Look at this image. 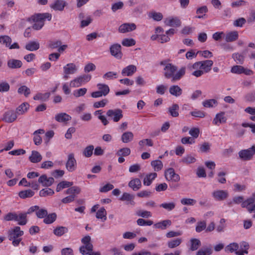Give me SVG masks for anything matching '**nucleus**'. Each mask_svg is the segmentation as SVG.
<instances>
[{
	"label": "nucleus",
	"instance_id": "24",
	"mask_svg": "<svg viewBox=\"0 0 255 255\" xmlns=\"http://www.w3.org/2000/svg\"><path fill=\"white\" fill-rule=\"evenodd\" d=\"M55 120L60 123H65L71 120V117L65 113H59L55 116Z\"/></svg>",
	"mask_w": 255,
	"mask_h": 255
},
{
	"label": "nucleus",
	"instance_id": "44",
	"mask_svg": "<svg viewBox=\"0 0 255 255\" xmlns=\"http://www.w3.org/2000/svg\"><path fill=\"white\" fill-rule=\"evenodd\" d=\"M190 243V249L192 251L197 250L201 245L200 241L197 239H191Z\"/></svg>",
	"mask_w": 255,
	"mask_h": 255
},
{
	"label": "nucleus",
	"instance_id": "31",
	"mask_svg": "<svg viewBox=\"0 0 255 255\" xmlns=\"http://www.w3.org/2000/svg\"><path fill=\"white\" fill-rule=\"evenodd\" d=\"M239 37L238 32L236 31H231L226 33L225 40L227 42H232L236 40Z\"/></svg>",
	"mask_w": 255,
	"mask_h": 255
},
{
	"label": "nucleus",
	"instance_id": "13",
	"mask_svg": "<svg viewBox=\"0 0 255 255\" xmlns=\"http://www.w3.org/2000/svg\"><path fill=\"white\" fill-rule=\"evenodd\" d=\"M17 118V114L13 110H10L4 113L2 120L6 123H11Z\"/></svg>",
	"mask_w": 255,
	"mask_h": 255
},
{
	"label": "nucleus",
	"instance_id": "39",
	"mask_svg": "<svg viewBox=\"0 0 255 255\" xmlns=\"http://www.w3.org/2000/svg\"><path fill=\"white\" fill-rule=\"evenodd\" d=\"M99 91L101 92L104 96H106L110 92L109 86L105 84H98L97 85Z\"/></svg>",
	"mask_w": 255,
	"mask_h": 255
},
{
	"label": "nucleus",
	"instance_id": "7",
	"mask_svg": "<svg viewBox=\"0 0 255 255\" xmlns=\"http://www.w3.org/2000/svg\"><path fill=\"white\" fill-rule=\"evenodd\" d=\"M91 79V75H83L71 81L70 86L72 87H78L81 86L82 84L89 81Z\"/></svg>",
	"mask_w": 255,
	"mask_h": 255
},
{
	"label": "nucleus",
	"instance_id": "32",
	"mask_svg": "<svg viewBox=\"0 0 255 255\" xmlns=\"http://www.w3.org/2000/svg\"><path fill=\"white\" fill-rule=\"evenodd\" d=\"M171 222L169 220H163L161 222L157 223L154 225V227L156 229H161L162 230L165 229L167 226H170Z\"/></svg>",
	"mask_w": 255,
	"mask_h": 255
},
{
	"label": "nucleus",
	"instance_id": "12",
	"mask_svg": "<svg viewBox=\"0 0 255 255\" xmlns=\"http://www.w3.org/2000/svg\"><path fill=\"white\" fill-rule=\"evenodd\" d=\"M121 48V46L119 44L116 43L112 45L110 48L111 55L117 59H121L123 55Z\"/></svg>",
	"mask_w": 255,
	"mask_h": 255
},
{
	"label": "nucleus",
	"instance_id": "8",
	"mask_svg": "<svg viewBox=\"0 0 255 255\" xmlns=\"http://www.w3.org/2000/svg\"><path fill=\"white\" fill-rule=\"evenodd\" d=\"M255 193H253L251 197L245 200L244 202L242 204V207L247 209V211L252 213L255 212Z\"/></svg>",
	"mask_w": 255,
	"mask_h": 255
},
{
	"label": "nucleus",
	"instance_id": "15",
	"mask_svg": "<svg viewBox=\"0 0 255 255\" xmlns=\"http://www.w3.org/2000/svg\"><path fill=\"white\" fill-rule=\"evenodd\" d=\"M136 28V25L133 23H125L120 26L119 31L121 33H126L132 31Z\"/></svg>",
	"mask_w": 255,
	"mask_h": 255
},
{
	"label": "nucleus",
	"instance_id": "57",
	"mask_svg": "<svg viewBox=\"0 0 255 255\" xmlns=\"http://www.w3.org/2000/svg\"><path fill=\"white\" fill-rule=\"evenodd\" d=\"M47 210L44 209L39 208L36 212L37 217L40 219L45 218L47 215Z\"/></svg>",
	"mask_w": 255,
	"mask_h": 255
},
{
	"label": "nucleus",
	"instance_id": "11",
	"mask_svg": "<svg viewBox=\"0 0 255 255\" xmlns=\"http://www.w3.org/2000/svg\"><path fill=\"white\" fill-rule=\"evenodd\" d=\"M77 162L73 153L68 156V160L66 163V168L69 172H73L76 169Z\"/></svg>",
	"mask_w": 255,
	"mask_h": 255
},
{
	"label": "nucleus",
	"instance_id": "34",
	"mask_svg": "<svg viewBox=\"0 0 255 255\" xmlns=\"http://www.w3.org/2000/svg\"><path fill=\"white\" fill-rule=\"evenodd\" d=\"M68 231V228L65 227L59 226L56 227L53 230V233L55 235L60 237Z\"/></svg>",
	"mask_w": 255,
	"mask_h": 255
},
{
	"label": "nucleus",
	"instance_id": "23",
	"mask_svg": "<svg viewBox=\"0 0 255 255\" xmlns=\"http://www.w3.org/2000/svg\"><path fill=\"white\" fill-rule=\"evenodd\" d=\"M226 121L227 118L225 116V113L221 112L216 115L215 118L213 121V123L214 124L219 126L220 124L226 123Z\"/></svg>",
	"mask_w": 255,
	"mask_h": 255
},
{
	"label": "nucleus",
	"instance_id": "46",
	"mask_svg": "<svg viewBox=\"0 0 255 255\" xmlns=\"http://www.w3.org/2000/svg\"><path fill=\"white\" fill-rule=\"evenodd\" d=\"M151 165L155 171H160L163 167V163L161 161L159 160H155L151 161Z\"/></svg>",
	"mask_w": 255,
	"mask_h": 255
},
{
	"label": "nucleus",
	"instance_id": "28",
	"mask_svg": "<svg viewBox=\"0 0 255 255\" xmlns=\"http://www.w3.org/2000/svg\"><path fill=\"white\" fill-rule=\"evenodd\" d=\"M157 177V173L155 172L150 173L146 175L144 177L143 183L144 185L149 186L152 181Z\"/></svg>",
	"mask_w": 255,
	"mask_h": 255
},
{
	"label": "nucleus",
	"instance_id": "52",
	"mask_svg": "<svg viewBox=\"0 0 255 255\" xmlns=\"http://www.w3.org/2000/svg\"><path fill=\"white\" fill-rule=\"evenodd\" d=\"M130 153V149L128 147H125L120 149L117 152L118 156H127Z\"/></svg>",
	"mask_w": 255,
	"mask_h": 255
},
{
	"label": "nucleus",
	"instance_id": "1",
	"mask_svg": "<svg viewBox=\"0 0 255 255\" xmlns=\"http://www.w3.org/2000/svg\"><path fill=\"white\" fill-rule=\"evenodd\" d=\"M177 69V67L172 63L166 65L164 68V77L167 79H171L172 82L180 80L185 74L186 68L185 67H182L175 74Z\"/></svg>",
	"mask_w": 255,
	"mask_h": 255
},
{
	"label": "nucleus",
	"instance_id": "3",
	"mask_svg": "<svg viewBox=\"0 0 255 255\" xmlns=\"http://www.w3.org/2000/svg\"><path fill=\"white\" fill-rule=\"evenodd\" d=\"M213 64V62L210 60L198 61L192 65H188L187 68L190 71L193 69H202L205 73L209 72Z\"/></svg>",
	"mask_w": 255,
	"mask_h": 255
},
{
	"label": "nucleus",
	"instance_id": "20",
	"mask_svg": "<svg viewBox=\"0 0 255 255\" xmlns=\"http://www.w3.org/2000/svg\"><path fill=\"white\" fill-rule=\"evenodd\" d=\"M136 71V67L133 65H130L124 68L122 71V74L124 76H131Z\"/></svg>",
	"mask_w": 255,
	"mask_h": 255
},
{
	"label": "nucleus",
	"instance_id": "17",
	"mask_svg": "<svg viewBox=\"0 0 255 255\" xmlns=\"http://www.w3.org/2000/svg\"><path fill=\"white\" fill-rule=\"evenodd\" d=\"M23 231L20 230V228L16 226L11 231L9 232L8 239L12 240L13 238H18L23 235Z\"/></svg>",
	"mask_w": 255,
	"mask_h": 255
},
{
	"label": "nucleus",
	"instance_id": "51",
	"mask_svg": "<svg viewBox=\"0 0 255 255\" xmlns=\"http://www.w3.org/2000/svg\"><path fill=\"white\" fill-rule=\"evenodd\" d=\"M122 44L123 46L129 47L135 44V41L132 38H125L123 40Z\"/></svg>",
	"mask_w": 255,
	"mask_h": 255
},
{
	"label": "nucleus",
	"instance_id": "35",
	"mask_svg": "<svg viewBox=\"0 0 255 255\" xmlns=\"http://www.w3.org/2000/svg\"><path fill=\"white\" fill-rule=\"evenodd\" d=\"M34 195V192L30 189L21 191L18 193L19 197L22 199L31 197Z\"/></svg>",
	"mask_w": 255,
	"mask_h": 255
},
{
	"label": "nucleus",
	"instance_id": "16",
	"mask_svg": "<svg viewBox=\"0 0 255 255\" xmlns=\"http://www.w3.org/2000/svg\"><path fill=\"white\" fill-rule=\"evenodd\" d=\"M54 182L53 177H47L45 174L42 175L38 179V182L41 183L43 186L49 187L52 185Z\"/></svg>",
	"mask_w": 255,
	"mask_h": 255
},
{
	"label": "nucleus",
	"instance_id": "63",
	"mask_svg": "<svg viewBox=\"0 0 255 255\" xmlns=\"http://www.w3.org/2000/svg\"><path fill=\"white\" fill-rule=\"evenodd\" d=\"M191 116L197 117V118H204L205 117L206 114L203 111H199L195 110L194 111H192L190 113Z\"/></svg>",
	"mask_w": 255,
	"mask_h": 255
},
{
	"label": "nucleus",
	"instance_id": "36",
	"mask_svg": "<svg viewBox=\"0 0 255 255\" xmlns=\"http://www.w3.org/2000/svg\"><path fill=\"white\" fill-rule=\"evenodd\" d=\"M39 48V43L36 41H30L25 45V49L29 51H34Z\"/></svg>",
	"mask_w": 255,
	"mask_h": 255
},
{
	"label": "nucleus",
	"instance_id": "43",
	"mask_svg": "<svg viewBox=\"0 0 255 255\" xmlns=\"http://www.w3.org/2000/svg\"><path fill=\"white\" fill-rule=\"evenodd\" d=\"M94 146L93 145H89L86 146L83 151V154L86 157H91L93 153Z\"/></svg>",
	"mask_w": 255,
	"mask_h": 255
},
{
	"label": "nucleus",
	"instance_id": "27",
	"mask_svg": "<svg viewBox=\"0 0 255 255\" xmlns=\"http://www.w3.org/2000/svg\"><path fill=\"white\" fill-rule=\"evenodd\" d=\"M42 157L39 152L32 150L31 154L29 157V159L32 163H38L42 160Z\"/></svg>",
	"mask_w": 255,
	"mask_h": 255
},
{
	"label": "nucleus",
	"instance_id": "38",
	"mask_svg": "<svg viewBox=\"0 0 255 255\" xmlns=\"http://www.w3.org/2000/svg\"><path fill=\"white\" fill-rule=\"evenodd\" d=\"M57 215L56 213H53L47 215L44 218L43 222L46 224H50L53 223L56 219Z\"/></svg>",
	"mask_w": 255,
	"mask_h": 255
},
{
	"label": "nucleus",
	"instance_id": "19",
	"mask_svg": "<svg viewBox=\"0 0 255 255\" xmlns=\"http://www.w3.org/2000/svg\"><path fill=\"white\" fill-rule=\"evenodd\" d=\"M7 65L9 69H18L22 67V63L19 60L10 59L7 61Z\"/></svg>",
	"mask_w": 255,
	"mask_h": 255
},
{
	"label": "nucleus",
	"instance_id": "56",
	"mask_svg": "<svg viewBox=\"0 0 255 255\" xmlns=\"http://www.w3.org/2000/svg\"><path fill=\"white\" fill-rule=\"evenodd\" d=\"M160 207H162L165 209L170 211L174 209L175 207V204L173 202L164 203L160 205Z\"/></svg>",
	"mask_w": 255,
	"mask_h": 255
},
{
	"label": "nucleus",
	"instance_id": "41",
	"mask_svg": "<svg viewBox=\"0 0 255 255\" xmlns=\"http://www.w3.org/2000/svg\"><path fill=\"white\" fill-rule=\"evenodd\" d=\"M134 196L128 193L125 192L123 193L122 196L120 198L121 200L129 201V203L132 205H134V202L133 201Z\"/></svg>",
	"mask_w": 255,
	"mask_h": 255
},
{
	"label": "nucleus",
	"instance_id": "64",
	"mask_svg": "<svg viewBox=\"0 0 255 255\" xmlns=\"http://www.w3.org/2000/svg\"><path fill=\"white\" fill-rule=\"evenodd\" d=\"M10 86L8 83L3 82L0 83V92H6L9 90Z\"/></svg>",
	"mask_w": 255,
	"mask_h": 255
},
{
	"label": "nucleus",
	"instance_id": "62",
	"mask_svg": "<svg viewBox=\"0 0 255 255\" xmlns=\"http://www.w3.org/2000/svg\"><path fill=\"white\" fill-rule=\"evenodd\" d=\"M181 203L185 205H193L196 203V201L193 199L185 198L181 200Z\"/></svg>",
	"mask_w": 255,
	"mask_h": 255
},
{
	"label": "nucleus",
	"instance_id": "2",
	"mask_svg": "<svg viewBox=\"0 0 255 255\" xmlns=\"http://www.w3.org/2000/svg\"><path fill=\"white\" fill-rule=\"evenodd\" d=\"M52 15L49 13H36L28 18V21L34 22L32 28L35 30L40 29L44 24V21L47 19H51Z\"/></svg>",
	"mask_w": 255,
	"mask_h": 255
},
{
	"label": "nucleus",
	"instance_id": "54",
	"mask_svg": "<svg viewBox=\"0 0 255 255\" xmlns=\"http://www.w3.org/2000/svg\"><path fill=\"white\" fill-rule=\"evenodd\" d=\"M4 220L6 221H16L17 220V214L13 212H9L4 216Z\"/></svg>",
	"mask_w": 255,
	"mask_h": 255
},
{
	"label": "nucleus",
	"instance_id": "22",
	"mask_svg": "<svg viewBox=\"0 0 255 255\" xmlns=\"http://www.w3.org/2000/svg\"><path fill=\"white\" fill-rule=\"evenodd\" d=\"M29 108V105L28 103L24 102L19 105L15 110V112L17 116L24 114L27 112Z\"/></svg>",
	"mask_w": 255,
	"mask_h": 255
},
{
	"label": "nucleus",
	"instance_id": "53",
	"mask_svg": "<svg viewBox=\"0 0 255 255\" xmlns=\"http://www.w3.org/2000/svg\"><path fill=\"white\" fill-rule=\"evenodd\" d=\"M17 92L20 94H24L25 97H27L30 93V90L26 86H22L18 89Z\"/></svg>",
	"mask_w": 255,
	"mask_h": 255
},
{
	"label": "nucleus",
	"instance_id": "21",
	"mask_svg": "<svg viewBox=\"0 0 255 255\" xmlns=\"http://www.w3.org/2000/svg\"><path fill=\"white\" fill-rule=\"evenodd\" d=\"M166 25L170 26L179 27L181 25V22L178 17H169L165 20Z\"/></svg>",
	"mask_w": 255,
	"mask_h": 255
},
{
	"label": "nucleus",
	"instance_id": "42",
	"mask_svg": "<svg viewBox=\"0 0 255 255\" xmlns=\"http://www.w3.org/2000/svg\"><path fill=\"white\" fill-rule=\"evenodd\" d=\"M50 95V93L49 92H47L44 94L38 93L33 97V99L34 100H41L42 101H46L48 99Z\"/></svg>",
	"mask_w": 255,
	"mask_h": 255
},
{
	"label": "nucleus",
	"instance_id": "26",
	"mask_svg": "<svg viewBox=\"0 0 255 255\" xmlns=\"http://www.w3.org/2000/svg\"><path fill=\"white\" fill-rule=\"evenodd\" d=\"M248 52V49L245 50L243 53H234L232 55V58L234 59L235 61L237 62V63L242 64L244 63L245 59V55L246 54V53Z\"/></svg>",
	"mask_w": 255,
	"mask_h": 255
},
{
	"label": "nucleus",
	"instance_id": "18",
	"mask_svg": "<svg viewBox=\"0 0 255 255\" xmlns=\"http://www.w3.org/2000/svg\"><path fill=\"white\" fill-rule=\"evenodd\" d=\"M66 5V2L64 0H56L54 2L50 5V7L55 10L62 11Z\"/></svg>",
	"mask_w": 255,
	"mask_h": 255
},
{
	"label": "nucleus",
	"instance_id": "60",
	"mask_svg": "<svg viewBox=\"0 0 255 255\" xmlns=\"http://www.w3.org/2000/svg\"><path fill=\"white\" fill-rule=\"evenodd\" d=\"M217 102L215 99H210L205 100L202 103L204 107L206 108H212L213 107L214 104H216Z\"/></svg>",
	"mask_w": 255,
	"mask_h": 255
},
{
	"label": "nucleus",
	"instance_id": "30",
	"mask_svg": "<svg viewBox=\"0 0 255 255\" xmlns=\"http://www.w3.org/2000/svg\"><path fill=\"white\" fill-rule=\"evenodd\" d=\"M27 215L26 214L24 213H19L18 214H17V221L18 223V225L20 226H23L26 224L27 223Z\"/></svg>",
	"mask_w": 255,
	"mask_h": 255
},
{
	"label": "nucleus",
	"instance_id": "25",
	"mask_svg": "<svg viewBox=\"0 0 255 255\" xmlns=\"http://www.w3.org/2000/svg\"><path fill=\"white\" fill-rule=\"evenodd\" d=\"M128 186L134 191L139 190L141 187V182L139 179L134 178L131 179L128 183Z\"/></svg>",
	"mask_w": 255,
	"mask_h": 255
},
{
	"label": "nucleus",
	"instance_id": "47",
	"mask_svg": "<svg viewBox=\"0 0 255 255\" xmlns=\"http://www.w3.org/2000/svg\"><path fill=\"white\" fill-rule=\"evenodd\" d=\"M11 42V38L7 35H1L0 36V43L5 45L6 47H9Z\"/></svg>",
	"mask_w": 255,
	"mask_h": 255
},
{
	"label": "nucleus",
	"instance_id": "59",
	"mask_svg": "<svg viewBox=\"0 0 255 255\" xmlns=\"http://www.w3.org/2000/svg\"><path fill=\"white\" fill-rule=\"evenodd\" d=\"M211 144L208 142H205L200 145V150L202 152H208L210 149Z\"/></svg>",
	"mask_w": 255,
	"mask_h": 255
},
{
	"label": "nucleus",
	"instance_id": "5",
	"mask_svg": "<svg viewBox=\"0 0 255 255\" xmlns=\"http://www.w3.org/2000/svg\"><path fill=\"white\" fill-rule=\"evenodd\" d=\"M106 114L109 118V120H112L116 123L120 121L123 117V111L120 109L109 110L107 112Z\"/></svg>",
	"mask_w": 255,
	"mask_h": 255
},
{
	"label": "nucleus",
	"instance_id": "48",
	"mask_svg": "<svg viewBox=\"0 0 255 255\" xmlns=\"http://www.w3.org/2000/svg\"><path fill=\"white\" fill-rule=\"evenodd\" d=\"M54 194V191L51 188H44L39 191V196L40 197H46L51 196Z\"/></svg>",
	"mask_w": 255,
	"mask_h": 255
},
{
	"label": "nucleus",
	"instance_id": "33",
	"mask_svg": "<svg viewBox=\"0 0 255 255\" xmlns=\"http://www.w3.org/2000/svg\"><path fill=\"white\" fill-rule=\"evenodd\" d=\"M133 134L131 131L124 132L121 136V139L124 143H128L132 140Z\"/></svg>",
	"mask_w": 255,
	"mask_h": 255
},
{
	"label": "nucleus",
	"instance_id": "55",
	"mask_svg": "<svg viewBox=\"0 0 255 255\" xmlns=\"http://www.w3.org/2000/svg\"><path fill=\"white\" fill-rule=\"evenodd\" d=\"M244 67L240 65H235L232 67L231 72L233 73L241 74L243 73Z\"/></svg>",
	"mask_w": 255,
	"mask_h": 255
},
{
	"label": "nucleus",
	"instance_id": "6",
	"mask_svg": "<svg viewBox=\"0 0 255 255\" xmlns=\"http://www.w3.org/2000/svg\"><path fill=\"white\" fill-rule=\"evenodd\" d=\"M255 154V145L247 149H242L239 152V156L243 160L248 161L252 159Z\"/></svg>",
	"mask_w": 255,
	"mask_h": 255
},
{
	"label": "nucleus",
	"instance_id": "9",
	"mask_svg": "<svg viewBox=\"0 0 255 255\" xmlns=\"http://www.w3.org/2000/svg\"><path fill=\"white\" fill-rule=\"evenodd\" d=\"M77 71V68L76 65L73 63L67 64L63 67L64 76L63 78L67 79L69 78V75L73 74Z\"/></svg>",
	"mask_w": 255,
	"mask_h": 255
},
{
	"label": "nucleus",
	"instance_id": "4",
	"mask_svg": "<svg viewBox=\"0 0 255 255\" xmlns=\"http://www.w3.org/2000/svg\"><path fill=\"white\" fill-rule=\"evenodd\" d=\"M83 246L79 249L80 253L83 255H88L89 253L92 252L93 249V246L91 243V237L89 236H85L81 240Z\"/></svg>",
	"mask_w": 255,
	"mask_h": 255
},
{
	"label": "nucleus",
	"instance_id": "49",
	"mask_svg": "<svg viewBox=\"0 0 255 255\" xmlns=\"http://www.w3.org/2000/svg\"><path fill=\"white\" fill-rule=\"evenodd\" d=\"M106 215L107 212L105 209L104 207H102L97 211L96 213V218L105 221L107 219Z\"/></svg>",
	"mask_w": 255,
	"mask_h": 255
},
{
	"label": "nucleus",
	"instance_id": "50",
	"mask_svg": "<svg viewBox=\"0 0 255 255\" xmlns=\"http://www.w3.org/2000/svg\"><path fill=\"white\" fill-rule=\"evenodd\" d=\"M81 192V189L77 186H73L68 188L66 191L67 194L75 195V194H78Z\"/></svg>",
	"mask_w": 255,
	"mask_h": 255
},
{
	"label": "nucleus",
	"instance_id": "61",
	"mask_svg": "<svg viewBox=\"0 0 255 255\" xmlns=\"http://www.w3.org/2000/svg\"><path fill=\"white\" fill-rule=\"evenodd\" d=\"M206 228V223L205 221H200L197 223L196 227V231L200 233L205 230Z\"/></svg>",
	"mask_w": 255,
	"mask_h": 255
},
{
	"label": "nucleus",
	"instance_id": "29",
	"mask_svg": "<svg viewBox=\"0 0 255 255\" xmlns=\"http://www.w3.org/2000/svg\"><path fill=\"white\" fill-rule=\"evenodd\" d=\"M170 94L175 97H179L182 94V90L178 85L171 86L169 89Z\"/></svg>",
	"mask_w": 255,
	"mask_h": 255
},
{
	"label": "nucleus",
	"instance_id": "14",
	"mask_svg": "<svg viewBox=\"0 0 255 255\" xmlns=\"http://www.w3.org/2000/svg\"><path fill=\"white\" fill-rule=\"evenodd\" d=\"M212 196L217 200L223 201L228 197L229 193L226 190H218L214 191L212 193Z\"/></svg>",
	"mask_w": 255,
	"mask_h": 255
},
{
	"label": "nucleus",
	"instance_id": "58",
	"mask_svg": "<svg viewBox=\"0 0 255 255\" xmlns=\"http://www.w3.org/2000/svg\"><path fill=\"white\" fill-rule=\"evenodd\" d=\"M213 250L211 248H207L204 250H199L196 253V255H210L212 254Z\"/></svg>",
	"mask_w": 255,
	"mask_h": 255
},
{
	"label": "nucleus",
	"instance_id": "40",
	"mask_svg": "<svg viewBox=\"0 0 255 255\" xmlns=\"http://www.w3.org/2000/svg\"><path fill=\"white\" fill-rule=\"evenodd\" d=\"M182 243V240L177 238L174 240L169 241L167 242V246L170 249H173L178 247Z\"/></svg>",
	"mask_w": 255,
	"mask_h": 255
},
{
	"label": "nucleus",
	"instance_id": "37",
	"mask_svg": "<svg viewBox=\"0 0 255 255\" xmlns=\"http://www.w3.org/2000/svg\"><path fill=\"white\" fill-rule=\"evenodd\" d=\"M179 106L176 104H173L168 109V112L170 115L173 117H177L179 116L178 110Z\"/></svg>",
	"mask_w": 255,
	"mask_h": 255
},
{
	"label": "nucleus",
	"instance_id": "10",
	"mask_svg": "<svg viewBox=\"0 0 255 255\" xmlns=\"http://www.w3.org/2000/svg\"><path fill=\"white\" fill-rule=\"evenodd\" d=\"M165 177L167 180L177 182L180 180V176L175 172L173 168H169L165 170Z\"/></svg>",
	"mask_w": 255,
	"mask_h": 255
},
{
	"label": "nucleus",
	"instance_id": "45",
	"mask_svg": "<svg viewBox=\"0 0 255 255\" xmlns=\"http://www.w3.org/2000/svg\"><path fill=\"white\" fill-rule=\"evenodd\" d=\"M196 161V159L194 157L191 155H187L184 156L180 162L186 164H189L195 162Z\"/></svg>",
	"mask_w": 255,
	"mask_h": 255
}]
</instances>
